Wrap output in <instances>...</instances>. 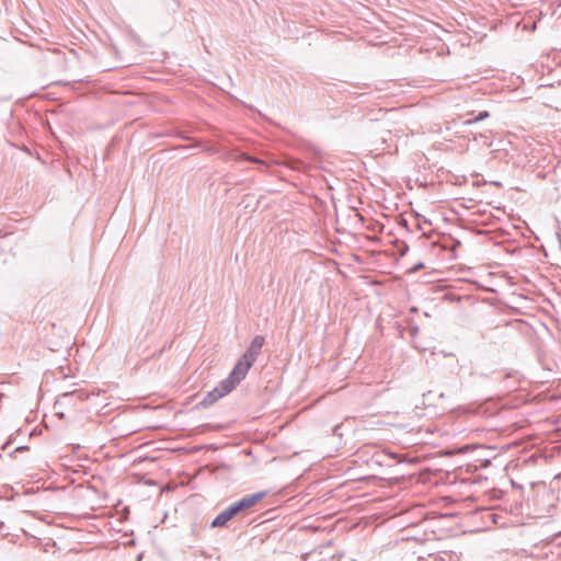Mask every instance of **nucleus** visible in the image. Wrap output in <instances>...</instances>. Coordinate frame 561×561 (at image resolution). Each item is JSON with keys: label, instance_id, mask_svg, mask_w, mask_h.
Masks as SVG:
<instances>
[{"label": "nucleus", "instance_id": "1", "mask_svg": "<svg viewBox=\"0 0 561 561\" xmlns=\"http://www.w3.org/2000/svg\"><path fill=\"white\" fill-rule=\"evenodd\" d=\"M267 492L262 491L253 494H247L239 501L232 503L218 514L211 522V527L219 528L225 527L229 520L236 517L239 513L252 507L257 502L266 496Z\"/></svg>", "mask_w": 561, "mask_h": 561}, {"label": "nucleus", "instance_id": "2", "mask_svg": "<svg viewBox=\"0 0 561 561\" xmlns=\"http://www.w3.org/2000/svg\"><path fill=\"white\" fill-rule=\"evenodd\" d=\"M264 344V337L262 335H256L250 343V346L245 351V353L240 357L231 373L233 376L239 378L241 381L245 378L249 369L252 367L253 363L256 360L257 356L261 353V350Z\"/></svg>", "mask_w": 561, "mask_h": 561}, {"label": "nucleus", "instance_id": "3", "mask_svg": "<svg viewBox=\"0 0 561 561\" xmlns=\"http://www.w3.org/2000/svg\"><path fill=\"white\" fill-rule=\"evenodd\" d=\"M240 382L241 380L233 376L232 373H230L229 376L222 381H220L217 387H215L211 391L207 392V394L201 401V404L203 407L211 405L220 398L231 392Z\"/></svg>", "mask_w": 561, "mask_h": 561}, {"label": "nucleus", "instance_id": "4", "mask_svg": "<svg viewBox=\"0 0 561 561\" xmlns=\"http://www.w3.org/2000/svg\"><path fill=\"white\" fill-rule=\"evenodd\" d=\"M226 158L227 159H234V160H244V161H250V162L263 164V161H261L257 158L250 157V156H248L245 153H239V152H234V151L227 152Z\"/></svg>", "mask_w": 561, "mask_h": 561}, {"label": "nucleus", "instance_id": "5", "mask_svg": "<svg viewBox=\"0 0 561 561\" xmlns=\"http://www.w3.org/2000/svg\"><path fill=\"white\" fill-rule=\"evenodd\" d=\"M73 398H77L79 400H82V397L80 394V392L78 391H71V392H65L62 394H60L56 401V405L57 404H65V403H68L70 402Z\"/></svg>", "mask_w": 561, "mask_h": 561}, {"label": "nucleus", "instance_id": "6", "mask_svg": "<svg viewBox=\"0 0 561 561\" xmlns=\"http://www.w3.org/2000/svg\"><path fill=\"white\" fill-rule=\"evenodd\" d=\"M489 116H490V114H489L488 111H482L476 117L469 118V119L465 121V124L466 125H471L473 123L483 121V119L488 118Z\"/></svg>", "mask_w": 561, "mask_h": 561}, {"label": "nucleus", "instance_id": "7", "mask_svg": "<svg viewBox=\"0 0 561 561\" xmlns=\"http://www.w3.org/2000/svg\"><path fill=\"white\" fill-rule=\"evenodd\" d=\"M194 147L202 148L204 151L209 153H219V149L216 147H203L201 144H195Z\"/></svg>", "mask_w": 561, "mask_h": 561}, {"label": "nucleus", "instance_id": "8", "mask_svg": "<svg viewBox=\"0 0 561 561\" xmlns=\"http://www.w3.org/2000/svg\"><path fill=\"white\" fill-rule=\"evenodd\" d=\"M422 267H423V263H419L417 265L414 266L413 271H417Z\"/></svg>", "mask_w": 561, "mask_h": 561}]
</instances>
